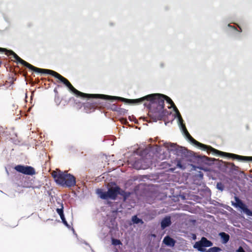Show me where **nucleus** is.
Masks as SVG:
<instances>
[{
    "label": "nucleus",
    "instance_id": "obj_31",
    "mask_svg": "<svg viewBox=\"0 0 252 252\" xmlns=\"http://www.w3.org/2000/svg\"><path fill=\"white\" fill-rule=\"evenodd\" d=\"M85 244L86 245H88V243H86V242H85Z\"/></svg>",
    "mask_w": 252,
    "mask_h": 252
},
{
    "label": "nucleus",
    "instance_id": "obj_3",
    "mask_svg": "<svg viewBox=\"0 0 252 252\" xmlns=\"http://www.w3.org/2000/svg\"><path fill=\"white\" fill-rule=\"evenodd\" d=\"M164 146L167 149V153L165 155L160 156L159 158L161 160L166 159L169 157L168 154L172 153L177 156H181L182 157H187L188 156V151L187 149L184 147L177 145L175 143L171 142H165L163 143Z\"/></svg>",
    "mask_w": 252,
    "mask_h": 252
},
{
    "label": "nucleus",
    "instance_id": "obj_17",
    "mask_svg": "<svg viewBox=\"0 0 252 252\" xmlns=\"http://www.w3.org/2000/svg\"><path fill=\"white\" fill-rule=\"evenodd\" d=\"M242 211L247 216L252 217V211L248 209L247 206H246Z\"/></svg>",
    "mask_w": 252,
    "mask_h": 252
},
{
    "label": "nucleus",
    "instance_id": "obj_29",
    "mask_svg": "<svg viewBox=\"0 0 252 252\" xmlns=\"http://www.w3.org/2000/svg\"><path fill=\"white\" fill-rule=\"evenodd\" d=\"M71 228H72V230H73V233H74V232H75V231H74V229H73V227H72Z\"/></svg>",
    "mask_w": 252,
    "mask_h": 252
},
{
    "label": "nucleus",
    "instance_id": "obj_15",
    "mask_svg": "<svg viewBox=\"0 0 252 252\" xmlns=\"http://www.w3.org/2000/svg\"><path fill=\"white\" fill-rule=\"evenodd\" d=\"M58 203L60 204L61 207L60 208H57L56 211L59 216H61L63 214V203H60L59 202H58Z\"/></svg>",
    "mask_w": 252,
    "mask_h": 252
},
{
    "label": "nucleus",
    "instance_id": "obj_13",
    "mask_svg": "<svg viewBox=\"0 0 252 252\" xmlns=\"http://www.w3.org/2000/svg\"><path fill=\"white\" fill-rule=\"evenodd\" d=\"M120 193H119V195H121L123 197L124 201H126L127 198L130 196V193L128 191H125L124 190L121 189L120 188V190L119 191Z\"/></svg>",
    "mask_w": 252,
    "mask_h": 252
},
{
    "label": "nucleus",
    "instance_id": "obj_28",
    "mask_svg": "<svg viewBox=\"0 0 252 252\" xmlns=\"http://www.w3.org/2000/svg\"><path fill=\"white\" fill-rule=\"evenodd\" d=\"M228 27H232H232L231 26H230V24H229V25H228ZM233 29H234L235 30H236V28H234V27H233Z\"/></svg>",
    "mask_w": 252,
    "mask_h": 252
},
{
    "label": "nucleus",
    "instance_id": "obj_8",
    "mask_svg": "<svg viewBox=\"0 0 252 252\" xmlns=\"http://www.w3.org/2000/svg\"><path fill=\"white\" fill-rule=\"evenodd\" d=\"M228 156L230 158L237 159L240 160L252 161V157H245L231 153L228 154Z\"/></svg>",
    "mask_w": 252,
    "mask_h": 252
},
{
    "label": "nucleus",
    "instance_id": "obj_24",
    "mask_svg": "<svg viewBox=\"0 0 252 252\" xmlns=\"http://www.w3.org/2000/svg\"><path fill=\"white\" fill-rule=\"evenodd\" d=\"M60 216V218L63 221V220H65V217H64V214L62 215L61 216Z\"/></svg>",
    "mask_w": 252,
    "mask_h": 252
},
{
    "label": "nucleus",
    "instance_id": "obj_9",
    "mask_svg": "<svg viewBox=\"0 0 252 252\" xmlns=\"http://www.w3.org/2000/svg\"><path fill=\"white\" fill-rule=\"evenodd\" d=\"M235 200L236 201L235 203L232 202V205L236 207L239 208L242 210H243L247 206L245 204H244L243 201L239 199V198L237 196H235Z\"/></svg>",
    "mask_w": 252,
    "mask_h": 252
},
{
    "label": "nucleus",
    "instance_id": "obj_26",
    "mask_svg": "<svg viewBox=\"0 0 252 252\" xmlns=\"http://www.w3.org/2000/svg\"><path fill=\"white\" fill-rule=\"evenodd\" d=\"M65 225L68 228H70L71 226L67 223V224H65Z\"/></svg>",
    "mask_w": 252,
    "mask_h": 252
},
{
    "label": "nucleus",
    "instance_id": "obj_32",
    "mask_svg": "<svg viewBox=\"0 0 252 252\" xmlns=\"http://www.w3.org/2000/svg\"><path fill=\"white\" fill-rule=\"evenodd\" d=\"M1 62L0 61V64H1Z\"/></svg>",
    "mask_w": 252,
    "mask_h": 252
},
{
    "label": "nucleus",
    "instance_id": "obj_30",
    "mask_svg": "<svg viewBox=\"0 0 252 252\" xmlns=\"http://www.w3.org/2000/svg\"><path fill=\"white\" fill-rule=\"evenodd\" d=\"M240 32H242L241 28H240Z\"/></svg>",
    "mask_w": 252,
    "mask_h": 252
},
{
    "label": "nucleus",
    "instance_id": "obj_5",
    "mask_svg": "<svg viewBox=\"0 0 252 252\" xmlns=\"http://www.w3.org/2000/svg\"><path fill=\"white\" fill-rule=\"evenodd\" d=\"M152 164V161L150 159L147 158H141L140 159L136 160L133 166L134 168L137 170H144L150 168Z\"/></svg>",
    "mask_w": 252,
    "mask_h": 252
},
{
    "label": "nucleus",
    "instance_id": "obj_18",
    "mask_svg": "<svg viewBox=\"0 0 252 252\" xmlns=\"http://www.w3.org/2000/svg\"><path fill=\"white\" fill-rule=\"evenodd\" d=\"M217 188L220 191H223L224 189V186L221 182L218 183L217 184Z\"/></svg>",
    "mask_w": 252,
    "mask_h": 252
},
{
    "label": "nucleus",
    "instance_id": "obj_21",
    "mask_svg": "<svg viewBox=\"0 0 252 252\" xmlns=\"http://www.w3.org/2000/svg\"><path fill=\"white\" fill-rule=\"evenodd\" d=\"M201 160L204 161L206 164H209L210 161V158L206 156H203L200 157Z\"/></svg>",
    "mask_w": 252,
    "mask_h": 252
},
{
    "label": "nucleus",
    "instance_id": "obj_1",
    "mask_svg": "<svg viewBox=\"0 0 252 252\" xmlns=\"http://www.w3.org/2000/svg\"><path fill=\"white\" fill-rule=\"evenodd\" d=\"M71 92L77 96L88 98V101L85 104V107H87L89 105H91V110L89 112L94 111L96 105L100 103L99 99L110 100L118 99L121 100L123 101H130L136 102H142L144 100H147L149 102L145 103L144 105L147 107L149 109V116L155 122L163 119L165 116L171 113L168 111L164 109V101L166 100L168 103L171 105V107H173L175 112L174 118H177L180 129L186 138L190 142L199 147L200 149L206 151L208 154L212 153L213 154H218L220 156H227L228 157V154L229 153L219 151L210 146H207L202 144L193 139L188 131L185 125L183 123L184 121L182 116L174 102L170 97L164 94H153L147 95L138 99H128L121 97L113 96L105 94L83 93L75 89L71 84Z\"/></svg>",
    "mask_w": 252,
    "mask_h": 252
},
{
    "label": "nucleus",
    "instance_id": "obj_25",
    "mask_svg": "<svg viewBox=\"0 0 252 252\" xmlns=\"http://www.w3.org/2000/svg\"><path fill=\"white\" fill-rule=\"evenodd\" d=\"M63 223L65 225V224H67V221L66 220H63L62 221Z\"/></svg>",
    "mask_w": 252,
    "mask_h": 252
},
{
    "label": "nucleus",
    "instance_id": "obj_27",
    "mask_svg": "<svg viewBox=\"0 0 252 252\" xmlns=\"http://www.w3.org/2000/svg\"><path fill=\"white\" fill-rule=\"evenodd\" d=\"M65 225L68 228H70L71 226L67 223V224H65Z\"/></svg>",
    "mask_w": 252,
    "mask_h": 252
},
{
    "label": "nucleus",
    "instance_id": "obj_20",
    "mask_svg": "<svg viewBox=\"0 0 252 252\" xmlns=\"http://www.w3.org/2000/svg\"><path fill=\"white\" fill-rule=\"evenodd\" d=\"M132 221L134 223L137 224L142 221V220L137 218V216H134L132 217Z\"/></svg>",
    "mask_w": 252,
    "mask_h": 252
},
{
    "label": "nucleus",
    "instance_id": "obj_12",
    "mask_svg": "<svg viewBox=\"0 0 252 252\" xmlns=\"http://www.w3.org/2000/svg\"><path fill=\"white\" fill-rule=\"evenodd\" d=\"M219 236L220 237L221 239H222V243L223 244H225L227 243L230 239V236L228 234L224 232H221L219 233Z\"/></svg>",
    "mask_w": 252,
    "mask_h": 252
},
{
    "label": "nucleus",
    "instance_id": "obj_2",
    "mask_svg": "<svg viewBox=\"0 0 252 252\" xmlns=\"http://www.w3.org/2000/svg\"><path fill=\"white\" fill-rule=\"evenodd\" d=\"M52 175L56 183L63 187L71 188L76 185V179L70 174L59 171H53Z\"/></svg>",
    "mask_w": 252,
    "mask_h": 252
},
{
    "label": "nucleus",
    "instance_id": "obj_7",
    "mask_svg": "<svg viewBox=\"0 0 252 252\" xmlns=\"http://www.w3.org/2000/svg\"><path fill=\"white\" fill-rule=\"evenodd\" d=\"M15 169L17 171L25 175H33L35 173L34 169L30 166L18 165L15 167Z\"/></svg>",
    "mask_w": 252,
    "mask_h": 252
},
{
    "label": "nucleus",
    "instance_id": "obj_10",
    "mask_svg": "<svg viewBox=\"0 0 252 252\" xmlns=\"http://www.w3.org/2000/svg\"><path fill=\"white\" fill-rule=\"evenodd\" d=\"M171 224V218L170 216H166L164 218L161 222L160 225L162 229H164L167 227L170 226Z\"/></svg>",
    "mask_w": 252,
    "mask_h": 252
},
{
    "label": "nucleus",
    "instance_id": "obj_14",
    "mask_svg": "<svg viewBox=\"0 0 252 252\" xmlns=\"http://www.w3.org/2000/svg\"><path fill=\"white\" fill-rule=\"evenodd\" d=\"M221 251V249L218 247H214L209 249L205 252H219Z\"/></svg>",
    "mask_w": 252,
    "mask_h": 252
},
{
    "label": "nucleus",
    "instance_id": "obj_22",
    "mask_svg": "<svg viewBox=\"0 0 252 252\" xmlns=\"http://www.w3.org/2000/svg\"><path fill=\"white\" fill-rule=\"evenodd\" d=\"M196 176L198 177L200 179H202L203 177V173L200 171Z\"/></svg>",
    "mask_w": 252,
    "mask_h": 252
},
{
    "label": "nucleus",
    "instance_id": "obj_23",
    "mask_svg": "<svg viewBox=\"0 0 252 252\" xmlns=\"http://www.w3.org/2000/svg\"><path fill=\"white\" fill-rule=\"evenodd\" d=\"M236 252H246L244 249L242 247H239L236 250Z\"/></svg>",
    "mask_w": 252,
    "mask_h": 252
},
{
    "label": "nucleus",
    "instance_id": "obj_6",
    "mask_svg": "<svg viewBox=\"0 0 252 252\" xmlns=\"http://www.w3.org/2000/svg\"><path fill=\"white\" fill-rule=\"evenodd\" d=\"M213 244L211 241L208 240L205 237H202L200 241L195 243L193 245V248L199 252H204L206 251L205 247H211Z\"/></svg>",
    "mask_w": 252,
    "mask_h": 252
},
{
    "label": "nucleus",
    "instance_id": "obj_4",
    "mask_svg": "<svg viewBox=\"0 0 252 252\" xmlns=\"http://www.w3.org/2000/svg\"><path fill=\"white\" fill-rule=\"evenodd\" d=\"M114 186L109 187L107 191H103L101 189L97 190V193L103 199H111L115 200L119 194L120 187L113 183Z\"/></svg>",
    "mask_w": 252,
    "mask_h": 252
},
{
    "label": "nucleus",
    "instance_id": "obj_16",
    "mask_svg": "<svg viewBox=\"0 0 252 252\" xmlns=\"http://www.w3.org/2000/svg\"><path fill=\"white\" fill-rule=\"evenodd\" d=\"M175 163L176 164V166L180 168L185 169V167L182 165L181 160L177 158L175 160Z\"/></svg>",
    "mask_w": 252,
    "mask_h": 252
},
{
    "label": "nucleus",
    "instance_id": "obj_19",
    "mask_svg": "<svg viewBox=\"0 0 252 252\" xmlns=\"http://www.w3.org/2000/svg\"><path fill=\"white\" fill-rule=\"evenodd\" d=\"M112 244L114 246H118L122 244V243L120 240L116 239H113L112 240Z\"/></svg>",
    "mask_w": 252,
    "mask_h": 252
},
{
    "label": "nucleus",
    "instance_id": "obj_11",
    "mask_svg": "<svg viewBox=\"0 0 252 252\" xmlns=\"http://www.w3.org/2000/svg\"><path fill=\"white\" fill-rule=\"evenodd\" d=\"M163 243L167 246L172 247L174 246L176 241L174 239L167 235L164 238Z\"/></svg>",
    "mask_w": 252,
    "mask_h": 252
}]
</instances>
